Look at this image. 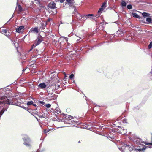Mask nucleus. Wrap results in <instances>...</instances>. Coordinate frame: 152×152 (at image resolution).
I'll return each instance as SVG.
<instances>
[{
  "mask_svg": "<svg viewBox=\"0 0 152 152\" xmlns=\"http://www.w3.org/2000/svg\"><path fill=\"white\" fill-rule=\"evenodd\" d=\"M42 41V37L41 36H40L39 37H38L36 40L35 42L34 43L35 44V46H36L38 45L41 43Z\"/></svg>",
  "mask_w": 152,
  "mask_h": 152,
  "instance_id": "0eeeda50",
  "label": "nucleus"
},
{
  "mask_svg": "<svg viewBox=\"0 0 152 152\" xmlns=\"http://www.w3.org/2000/svg\"><path fill=\"white\" fill-rule=\"evenodd\" d=\"M20 107L22 108L25 110H26V109L28 110V109L27 108L28 107H24V105H23V104H20Z\"/></svg>",
  "mask_w": 152,
  "mask_h": 152,
  "instance_id": "c756f323",
  "label": "nucleus"
},
{
  "mask_svg": "<svg viewBox=\"0 0 152 152\" xmlns=\"http://www.w3.org/2000/svg\"><path fill=\"white\" fill-rule=\"evenodd\" d=\"M108 138H110L111 139H112L113 138V136H108Z\"/></svg>",
  "mask_w": 152,
  "mask_h": 152,
  "instance_id": "3c124183",
  "label": "nucleus"
},
{
  "mask_svg": "<svg viewBox=\"0 0 152 152\" xmlns=\"http://www.w3.org/2000/svg\"><path fill=\"white\" fill-rule=\"evenodd\" d=\"M32 31L35 32L37 33H38L39 32L38 28L37 27H35L34 28H32Z\"/></svg>",
  "mask_w": 152,
  "mask_h": 152,
  "instance_id": "b1692460",
  "label": "nucleus"
},
{
  "mask_svg": "<svg viewBox=\"0 0 152 152\" xmlns=\"http://www.w3.org/2000/svg\"><path fill=\"white\" fill-rule=\"evenodd\" d=\"M104 9L101 7L100 8L98 11V16L99 17L102 13V12L104 10Z\"/></svg>",
  "mask_w": 152,
  "mask_h": 152,
  "instance_id": "4be33fe9",
  "label": "nucleus"
},
{
  "mask_svg": "<svg viewBox=\"0 0 152 152\" xmlns=\"http://www.w3.org/2000/svg\"><path fill=\"white\" fill-rule=\"evenodd\" d=\"M124 145L125 147L128 148V149L130 151H132L133 152H141L142 151H144L146 149V148H148L147 146L144 145V147L142 148H134V146H133L132 145H130L129 144L126 143H124Z\"/></svg>",
  "mask_w": 152,
  "mask_h": 152,
  "instance_id": "f03ea898",
  "label": "nucleus"
},
{
  "mask_svg": "<svg viewBox=\"0 0 152 152\" xmlns=\"http://www.w3.org/2000/svg\"><path fill=\"white\" fill-rule=\"evenodd\" d=\"M65 0H60V2L61 3H62L63 2L65 1Z\"/></svg>",
  "mask_w": 152,
  "mask_h": 152,
  "instance_id": "8fccbe9b",
  "label": "nucleus"
},
{
  "mask_svg": "<svg viewBox=\"0 0 152 152\" xmlns=\"http://www.w3.org/2000/svg\"><path fill=\"white\" fill-rule=\"evenodd\" d=\"M94 34H94H90V35H89V36H93Z\"/></svg>",
  "mask_w": 152,
  "mask_h": 152,
  "instance_id": "052dcab7",
  "label": "nucleus"
},
{
  "mask_svg": "<svg viewBox=\"0 0 152 152\" xmlns=\"http://www.w3.org/2000/svg\"><path fill=\"white\" fill-rule=\"evenodd\" d=\"M33 102L31 100L28 101L27 102V104L28 106L30 105H32Z\"/></svg>",
  "mask_w": 152,
  "mask_h": 152,
  "instance_id": "cd10ccee",
  "label": "nucleus"
},
{
  "mask_svg": "<svg viewBox=\"0 0 152 152\" xmlns=\"http://www.w3.org/2000/svg\"><path fill=\"white\" fill-rule=\"evenodd\" d=\"M40 109V107H39L38 106L37 107V108H36V109H35L34 110H36L37 109Z\"/></svg>",
  "mask_w": 152,
  "mask_h": 152,
  "instance_id": "603ef678",
  "label": "nucleus"
},
{
  "mask_svg": "<svg viewBox=\"0 0 152 152\" xmlns=\"http://www.w3.org/2000/svg\"><path fill=\"white\" fill-rule=\"evenodd\" d=\"M17 6L19 8V4H18V3H17Z\"/></svg>",
  "mask_w": 152,
  "mask_h": 152,
  "instance_id": "680f3d73",
  "label": "nucleus"
},
{
  "mask_svg": "<svg viewBox=\"0 0 152 152\" xmlns=\"http://www.w3.org/2000/svg\"><path fill=\"white\" fill-rule=\"evenodd\" d=\"M3 112H2V111H1L0 112V115H1L2 113H3Z\"/></svg>",
  "mask_w": 152,
  "mask_h": 152,
  "instance_id": "6e6d98bb",
  "label": "nucleus"
},
{
  "mask_svg": "<svg viewBox=\"0 0 152 152\" xmlns=\"http://www.w3.org/2000/svg\"><path fill=\"white\" fill-rule=\"evenodd\" d=\"M22 139L23 141V144L26 147L29 148L31 147V143L32 140L26 134H21Z\"/></svg>",
  "mask_w": 152,
  "mask_h": 152,
  "instance_id": "f257e3e1",
  "label": "nucleus"
},
{
  "mask_svg": "<svg viewBox=\"0 0 152 152\" xmlns=\"http://www.w3.org/2000/svg\"><path fill=\"white\" fill-rule=\"evenodd\" d=\"M73 119H71V120H70L69 121H68V122H66V121L64 122L65 123H66L67 124H72V125L75 126V124L76 123V122H77V121L76 120H73Z\"/></svg>",
  "mask_w": 152,
  "mask_h": 152,
  "instance_id": "f8f14e48",
  "label": "nucleus"
},
{
  "mask_svg": "<svg viewBox=\"0 0 152 152\" xmlns=\"http://www.w3.org/2000/svg\"><path fill=\"white\" fill-rule=\"evenodd\" d=\"M26 96V94L25 93V91L24 92L22 93H20V102H23V101L25 100V99H23V98H20V97L23 96Z\"/></svg>",
  "mask_w": 152,
  "mask_h": 152,
  "instance_id": "9d476101",
  "label": "nucleus"
},
{
  "mask_svg": "<svg viewBox=\"0 0 152 152\" xmlns=\"http://www.w3.org/2000/svg\"><path fill=\"white\" fill-rule=\"evenodd\" d=\"M152 48V42H151L148 45V48L150 49Z\"/></svg>",
  "mask_w": 152,
  "mask_h": 152,
  "instance_id": "72a5a7b5",
  "label": "nucleus"
},
{
  "mask_svg": "<svg viewBox=\"0 0 152 152\" xmlns=\"http://www.w3.org/2000/svg\"><path fill=\"white\" fill-rule=\"evenodd\" d=\"M1 101H0V104H10V103L7 97L3 96L1 98Z\"/></svg>",
  "mask_w": 152,
  "mask_h": 152,
  "instance_id": "39448f33",
  "label": "nucleus"
},
{
  "mask_svg": "<svg viewBox=\"0 0 152 152\" xmlns=\"http://www.w3.org/2000/svg\"><path fill=\"white\" fill-rule=\"evenodd\" d=\"M16 31L18 33H19V28H16ZM15 38L14 40V45L16 48L17 51H18V48L19 46V39L18 38L19 37L18 36V34H17L16 33L15 34Z\"/></svg>",
  "mask_w": 152,
  "mask_h": 152,
  "instance_id": "7ed1b4c3",
  "label": "nucleus"
},
{
  "mask_svg": "<svg viewBox=\"0 0 152 152\" xmlns=\"http://www.w3.org/2000/svg\"><path fill=\"white\" fill-rule=\"evenodd\" d=\"M65 77H66V75L65 74Z\"/></svg>",
  "mask_w": 152,
  "mask_h": 152,
  "instance_id": "338daca9",
  "label": "nucleus"
},
{
  "mask_svg": "<svg viewBox=\"0 0 152 152\" xmlns=\"http://www.w3.org/2000/svg\"><path fill=\"white\" fill-rule=\"evenodd\" d=\"M127 8L129 10H131L132 9V6L131 4H128L127 6Z\"/></svg>",
  "mask_w": 152,
  "mask_h": 152,
  "instance_id": "2f4dec72",
  "label": "nucleus"
},
{
  "mask_svg": "<svg viewBox=\"0 0 152 152\" xmlns=\"http://www.w3.org/2000/svg\"><path fill=\"white\" fill-rule=\"evenodd\" d=\"M47 92L48 93L47 96H48L49 98H50V97H52V95L53 94V92L51 93L50 91H48Z\"/></svg>",
  "mask_w": 152,
  "mask_h": 152,
  "instance_id": "a878e982",
  "label": "nucleus"
},
{
  "mask_svg": "<svg viewBox=\"0 0 152 152\" xmlns=\"http://www.w3.org/2000/svg\"><path fill=\"white\" fill-rule=\"evenodd\" d=\"M132 15L134 18H139V19H140L141 18L136 13H132Z\"/></svg>",
  "mask_w": 152,
  "mask_h": 152,
  "instance_id": "f3484780",
  "label": "nucleus"
},
{
  "mask_svg": "<svg viewBox=\"0 0 152 152\" xmlns=\"http://www.w3.org/2000/svg\"><path fill=\"white\" fill-rule=\"evenodd\" d=\"M98 28H96V29H95V32H96L97 31V29H98Z\"/></svg>",
  "mask_w": 152,
  "mask_h": 152,
  "instance_id": "69168bd1",
  "label": "nucleus"
},
{
  "mask_svg": "<svg viewBox=\"0 0 152 152\" xmlns=\"http://www.w3.org/2000/svg\"><path fill=\"white\" fill-rule=\"evenodd\" d=\"M121 5L122 7H125L127 5V3L123 0H122L121 2Z\"/></svg>",
  "mask_w": 152,
  "mask_h": 152,
  "instance_id": "aec40b11",
  "label": "nucleus"
},
{
  "mask_svg": "<svg viewBox=\"0 0 152 152\" xmlns=\"http://www.w3.org/2000/svg\"><path fill=\"white\" fill-rule=\"evenodd\" d=\"M38 87L40 89H45L47 87V85L45 83L43 82L39 83L38 85Z\"/></svg>",
  "mask_w": 152,
  "mask_h": 152,
  "instance_id": "1a4fd4ad",
  "label": "nucleus"
},
{
  "mask_svg": "<svg viewBox=\"0 0 152 152\" xmlns=\"http://www.w3.org/2000/svg\"><path fill=\"white\" fill-rule=\"evenodd\" d=\"M104 21L103 22H101L100 23V24L103 25L104 24Z\"/></svg>",
  "mask_w": 152,
  "mask_h": 152,
  "instance_id": "4d7b16f0",
  "label": "nucleus"
},
{
  "mask_svg": "<svg viewBox=\"0 0 152 152\" xmlns=\"http://www.w3.org/2000/svg\"><path fill=\"white\" fill-rule=\"evenodd\" d=\"M74 11L75 12H73V14L74 15H75L76 12V13H77V12H77V10L76 7H75V8H74Z\"/></svg>",
  "mask_w": 152,
  "mask_h": 152,
  "instance_id": "c9c22d12",
  "label": "nucleus"
},
{
  "mask_svg": "<svg viewBox=\"0 0 152 152\" xmlns=\"http://www.w3.org/2000/svg\"><path fill=\"white\" fill-rule=\"evenodd\" d=\"M27 108L28 110L26 109V110H27L28 112L31 113L32 115H33V114L31 113L32 111V110L31 109H30L28 107H27Z\"/></svg>",
  "mask_w": 152,
  "mask_h": 152,
  "instance_id": "4c0bfd02",
  "label": "nucleus"
},
{
  "mask_svg": "<svg viewBox=\"0 0 152 152\" xmlns=\"http://www.w3.org/2000/svg\"><path fill=\"white\" fill-rule=\"evenodd\" d=\"M123 123H127V120L126 119H124L122 120Z\"/></svg>",
  "mask_w": 152,
  "mask_h": 152,
  "instance_id": "37998d69",
  "label": "nucleus"
},
{
  "mask_svg": "<svg viewBox=\"0 0 152 152\" xmlns=\"http://www.w3.org/2000/svg\"><path fill=\"white\" fill-rule=\"evenodd\" d=\"M1 33L6 36H8L9 34L8 33V31L6 29H2L1 30Z\"/></svg>",
  "mask_w": 152,
  "mask_h": 152,
  "instance_id": "ddd939ff",
  "label": "nucleus"
},
{
  "mask_svg": "<svg viewBox=\"0 0 152 152\" xmlns=\"http://www.w3.org/2000/svg\"><path fill=\"white\" fill-rule=\"evenodd\" d=\"M58 96L56 94H54L52 96V97H50V98H49V99L51 100H56L57 97Z\"/></svg>",
  "mask_w": 152,
  "mask_h": 152,
  "instance_id": "a211bd4d",
  "label": "nucleus"
},
{
  "mask_svg": "<svg viewBox=\"0 0 152 152\" xmlns=\"http://www.w3.org/2000/svg\"><path fill=\"white\" fill-rule=\"evenodd\" d=\"M76 124H81V122H80L79 121H77V122H76Z\"/></svg>",
  "mask_w": 152,
  "mask_h": 152,
  "instance_id": "864d4df0",
  "label": "nucleus"
},
{
  "mask_svg": "<svg viewBox=\"0 0 152 152\" xmlns=\"http://www.w3.org/2000/svg\"><path fill=\"white\" fill-rule=\"evenodd\" d=\"M68 5L70 7L69 8L70 9H71V8H75V5H73L71 3L70 4H68Z\"/></svg>",
  "mask_w": 152,
  "mask_h": 152,
  "instance_id": "7c9ffc66",
  "label": "nucleus"
},
{
  "mask_svg": "<svg viewBox=\"0 0 152 152\" xmlns=\"http://www.w3.org/2000/svg\"><path fill=\"white\" fill-rule=\"evenodd\" d=\"M66 2L68 4H70L71 3V0H66Z\"/></svg>",
  "mask_w": 152,
  "mask_h": 152,
  "instance_id": "79ce46f5",
  "label": "nucleus"
},
{
  "mask_svg": "<svg viewBox=\"0 0 152 152\" xmlns=\"http://www.w3.org/2000/svg\"><path fill=\"white\" fill-rule=\"evenodd\" d=\"M118 148L119 149H120V150H121V149H122V147H120V148L119 147Z\"/></svg>",
  "mask_w": 152,
  "mask_h": 152,
  "instance_id": "e2e57ef3",
  "label": "nucleus"
},
{
  "mask_svg": "<svg viewBox=\"0 0 152 152\" xmlns=\"http://www.w3.org/2000/svg\"><path fill=\"white\" fill-rule=\"evenodd\" d=\"M146 21L147 22H144V23L148 24L152 23V19L150 16L146 18Z\"/></svg>",
  "mask_w": 152,
  "mask_h": 152,
  "instance_id": "4468645a",
  "label": "nucleus"
},
{
  "mask_svg": "<svg viewBox=\"0 0 152 152\" xmlns=\"http://www.w3.org/2000/svg\"><path fill=\"white\" fill-rule=\"evenodd\" d=\"M39 102L41 104H42L43 105H44L45 104V102H44L43 101H39Z\"/></svg>",
  "mask_w": 152,
  "mask_h": 152,
  "instance_id": "c03bdc74",
  "label": "nucleus"
},
{
  "mask_svg": "<svg viewBox=\"0 0 152 152\" xmlns=\"http://www.w3.org/2000/svg\"><path fill=\"white\" fill-rule=\"evenodd\" d=\"M41 26L40 27V29L43 30L45 28V27H46L47 25V23H46L45 24L42 22L41 23Z\"/></svg>",
  "mask_w": 152,
  "mask_h": 152,
  "instance_id": "2eb2a0df",
  "label": "nucleus"
},
{
  "mask_svg": "<svg viewBox=\"0 0 152 152\" xmlns=\"http://www.w3.org/2000/svg\"><path fill=\"white\" fill-rule=\"evenodd\" d=\"M63 117H64V118H65L66 120H68L67 122H68V121H69L70 120H71V119H74V118H76L77 119V118L76 117H73L72 116L66 114H64Z\"/></svg>",
  "mask_w": 152,
  "mask_h": 152,
  "instance_id": "6e6552de",
  "label": "nucleus"
},
{
  "mask_svg": "<svg viewBox=\"0 0 152 152\" xmlns=\"http://www.w3.org/2000/svg\"><path fill=\"white\" fill-rule=\"evenodd\" d=\"M110 40H111V39H110V41H109L108 42H110L111 41H110ZM105 42H107V41H105Z\"/></svg>",
  "mask_w": 152,
  "mask_h": 152,
  "instance_id": "bf43d9fd",
  "label": "nucleus"
},
{
  "mask_svg": "<svg viewBox=\"0 0 152 152\" xmlns=\"http://www.w3.org/2000/svg\"><path fill=\"white\" fill-rule=\"evenodd\" d=\"M35 47L36 46H35V44H33V45H31V48L30 50H29V51L30 52L33 49V48L34 47Z\"/></svg>",
  "mask_w": 152,
  "mask_h": 152,
  "instance_id": "e433bc0d",
  "label": "nucleus"
},
{
  "mask_svg": "<svg viewBox=\"0 0 152 152\" xmlns=\"http://www.w3.org/2000/svg\"><path fill=\"white\" fill-rule=\"evenodd\" d=\"M48 6L50 8L54 9L56 8V4L54 2H53L52 3L50 2L48 4Z\"/></svg>",
  "mask_w": 152,
  "mask_h": 152,
  "instance_id": "9b49d317",
  "label": "nucleus"
},
{
  "mask_svg": "<svg viewBox=\"0 0 152 152\" xmlns=\"http://www.w3.org/2000/svg\"><path fill=\"white\" fill-rule=\"evenodd\" d=\"M52 20V18H49L48 19V20H47V21L48 22H49Z\"/></svg>",
  "mask_w": 152,
  "mask_h": 152,
  "instance_id": "49530a36",
  "label": "nucleus"
},
{
  "mask_svg": "<svg viewBox=\"0 0 152 152\" xmlns=\"http://www.w3.org/2000/svg\"><path fill=\"white\" fill-rule=\"evenodd\" d=\"M130 140H132L134 143L138 145H143L144 141H142V140L140 138L137 137H135L133 138L130 137Z\"/></svg>",
  "mask_w": 152,
  "mask_h": 152,
  "instance_id": "20e7f679",
  "label": "nucleus"
},
{
  "mask_svg": "<svg viewBox=\"0 0 152 152\" xmlns=\"http://www.w3.org/2000/svg\"><path fill=\"white\" fill-rule=\"evenodd\" d=\"M24 26H20V33L21 32H22V31H21L22 29H24Z\"/></svg>",
  "mask_w": 152,
  "mask_h": 152,
  "instance_id": "473e14b6",
  "label": "nucleus"
},
{
  "mask_svg": "<svg viewBox=\"0 0 152 152\" xmlns=\"http://www.w3.org/2000/svg\"><path fill=\"white\" fill-rule=\"evenodd\" d=\"M112 126L113 127H118V128H121V127L120 126H116V124L115 123H113V125H112Z\"/></svg>",
  "mask_w": 152,
  "mask_h": 152,
  "instance_id": "ea45409f",
  "label": "nucleus"
},
{
  "mask_svg": "<svg viewBox=\"0 0 152 152\" xmlns=\"http://www.w3.org/2000/svg\"><path fill=\"white\" fill-rule=\"evenodd\" d=\"M32 105L35 107H36L37 106L36 104H35L34 103H33Z\"/></svg>",
  "mask_w": 152,
  "mask_h": 152,
  "instance_id": "5fc2aeb1",
  "label": "nucleus"
},
{
  "mask_svg": "<svg viewBox=\"0 0 152 152\" xmlns=\"http://www.w3.org/2000/svg\"><path fill=\"white\" fill-rule=\"evenodd\" d=\"M67 47H66V48L68 49V47L70 45V44L68 42H67Z\"/></svg>",
  "mask_w": 152,
  "mask_h": 152,
  "instance_id": "de8ad7c7",
  "label": "nucleus"
},
{
  "mask_svg": "<svg viewBox=\"0 0 152 152\" xmlns=\"http://www.w3.org/2000/svg\"><path fill=\"white\" fill-rule=\"evenodd\" d=\"M142 15L144 18H145L146 17L148 18V17H149L150 14L148 13L144 12L142 13Z\"/></svg>",
  "mask_w": 152,
  "mask_h": 152,
  "instance_id": "6ab92c4d",
  "label": "nucleus"
},
{
  "mask_svg": "<svg viewBox=\"0 0 152 152\" xmlns=\"http://www.w3.org/2000/svg\"><path fill=\"white\" fill-rule=\"evenodd\" d=\"M49 132V131L48 130H46V129H45L44 130V132L45 133H47L48 132Z\"/></svg>",
  "mask_w": 152,
  "mask_h": 152,
  "instance_id": "09e8293b",
  "label": "nucleus"
},
{
  "mask_svg": "<svg viewBox=\"0 0 152 152\" xmlns=\"http://www.w3.org/2000/svg\"><path fill=\"white\" fill-rule=\"evenodd\" d=\"M86 16H87L88 18H90L91 19H93L94 20L95 19V18H94V17H96V16H95L93 14H86Z\"/></svg>",
  "mask_w": 152,
  "mask_h": 152,
  "instance_id": "dca6fc26",
  "label": "nucleus"
},
{
  "mask_svg": "<svg viewBox=\"0 0 152 152\" xmlns=\"http://www.w3.org/2000/svg\"><path fill=\"white\" fill-rule=\"evenodd\" d=\"M26 57L25 56H23V58L20 57V58L21 60H23L21 61L22 64V66H23V69L22 71V73H23V72H24V71L26 70V69L27 68V67H26L25 68H23V66H24V64L25 63V62H26V61H25V60L26 59Z\"/></svg>",
  "mask_w": 152,
  "mask_h": 152,
  "instance_id": "423d86ee",
  "label": "nucleus"
},
{
  "mask_svg": "<svg viewBox=\"0 0 152 152\" xmlns=\"http://www.w3.org/2000/svg\"><path fill=\"white\" fill-rule=\"evenodd\" d=\"M60 85H58V88H59L60 87Z\"/></svg>",
  "mask_w": 152,
  "mask_h": 152,
  "instance_id": "0e129e2a",
  "label": "nucleus"
},
{
  "mask_svg": "<svg viewBox=\"0 0 152 152\" xmlns=\"http://www.w3.org/2000/svg\"><path fill=\"white\" fill-rule=\"evenodd\" d=\"M125 32L124 31H122L121 29H120L117 31L116 33L118 35H121Z\"/></svg>",
  "mask_w": 152,
  "mask_h": 152,
  "instance_id": "412c9836",
  "label": "nucleus"
},
{
  "mask_svg": "<svg viewBox=\"0 0 152 152\" xmlns=\"http://www.w3.org/2000/svg\"><path fill=\"white\" fill-rule=\"evenodd\" d=\"M35 50H36V51L37 52V53L38 52V50H37V49H35V50H34L35 51Z\"/></svg>",
  "mask_w": 152,
  "mask_h": 152,
  "instance_id": "13d9d810",
  "label": "nucleus"
},
{
  "mask_svg": "<svg viewBox=\"0 0 152 152\" xmlns=\"http://www.w3.org/2000/svg\"><path fill=\"white\" fill-rule=\"evenodd\" d=\"M86 15H82L81 18V19L82 18H83V20L84 19V20H86L88 18L87 16H85Z\"/></svg>",
  "mask_w": 152,
  "mask_h": 152,
  "instance_id": "c85d7f7f",
  "label": "nucleus"
},
{
  "mask_svg": "<svg viewBox=\"0 0 152 152\" xmlns=\"http://www.w3.org/2000/svg\"><path fill=\"white\" fill-rule=\"evenodd\" d=\"M26 35H25V36H24V37L23 38H25V37H26Z\"/></svg>",
  "mask_w": 152,
  "mask_h": 152,
  "instance_id": "774afa93",
  "label": "nucleus"
},
{
  "mask_svg": "<svg viewBox=\"0 0 152 152\" xmlns=\"http://www.w3.org/2000/svg\"><path fill=\"white\" fill-rule=\"evenodd\" d=\"M45 106L47 108H50L51 106V105L50 104H48L45 105Z\"/></svg>",
  "mask_w": 152,
  "mask_h": 152,
  "instance_id": "a19ab883",
  "label": "nucleus"
},
{
  "mask_svg": "<svg viewBox=\"0 0 152 152\" xmlns=\"http://www.w3.org/2000/svg\"><path fill=\"white\" fill-rule=\"evenodd\" d=\"M63 37L65 39L66 42H67L68 41V38L65 37Z\"/></svg>",
  "mask_w": 152,
  "mask_h": 152,
  "instance_id": "a18cd8bd",
  "label": "nucleus"
},
{
  "mask_svg": "<svg viewBox=\"0 0 152 152\" xmlns=\"http://www.w3.org/2000/svg\"><path fill=\"white\" fill-rule=\"evenodd\" d=\"M76 18L78 19H81V18H80V17L81 18V15L78 12H77V14L76 15Z\"/></svg>",
  "mask_w": 152,
  "mask_h": 152,
  "instance_id": "bb28decb",
  "label": "nucleus"
},
{
  "mask_svg": "<svg viewBox=\"0 0 152 152\" xmlns=\"http://www.w3.org/2000/svg\"><path fill=\"white\" fill-rule=\"evenodd\" d=\"M24 10V9L23 8L21 5H20V12Z\"/></svg>",
  "mask_w": 152,
  "mask_h": 152,
  "instance_id": "f704fd0d",
  "label": "nucleus"
},
{
  "mask_svg": "<svg viewBox=\"0 0 152 152\" xmlns=\"http://www.w3.org/2000/svg\"><path fill=\"white\" fill-rule=\"evenodd\" d=\"M106 4H107V2L104 1L103 3L101 5V8L104 9L106 7Z\"/></svg>",
  "mask_w": 152,
  "mask_h": 152,
  "instance_id": "5701e85b",
  "label": "nucleus"
},
{
  "mask_svg": "<svg viewBox=\"0 0 152 152\" xmlns=\"http://www.w3.org/2000/svg\"><path fill=\"white\" fill-rule=\"evenodd\" d=\"M70 79H72L74 78V75L73 74H71L69 76Z\"/></svg>",
  "mask_w": 152,
  "mask_h": 152,
  "instance_id": "58836bf2",
  "label": "nucleus"
},
{
  "mask_svg": "<svg viewBox=\"0 0 152 152\" xmlns=\"http://www.w3.org/2000/svg\"><path fill=\"white\" fill-rule=\"evenodd\" d=\"M97 109H99V106H96L93 108V110L95 112H96L98 111V110H97Z\"/></svg>",
  "mask_w": 152,
  "mask_h": 152,
  "instance_id": "393cba45",
  "label": "nucleus"
}]
</instances>
